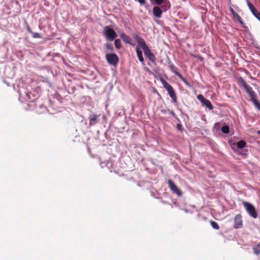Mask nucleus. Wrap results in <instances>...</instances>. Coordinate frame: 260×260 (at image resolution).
<instances>
[{"instance_id":"f8f14e48","label":"nucleus","mask_w":260,"mask_h":260,"mask_svg":"<svg viewBox=\"0 0 260 260\" xmlns=\"http://www.w3.org/2000/svg\"><path fill=\"white\" fill-rule=\"evenodd\" d=\"M99 116L96 114H91L89 116V125H91L96 123V120Z\"/></svg>"},{"instance_id":"473e14b6","label":"nucleus","mask_w":260,"mask_h":260,"mask_svg":"<svg viewBox=\"0 0 260 260\" xmlns=\"http://www.w3.org/2000/svg\"><path fill=\"white\" fill-rule=\"evenodd\" d=\"M137 1L141 5H144L146 4L145 0H137Z\"/></svg>"},{"instance_id":"a878e982","label":"nucleus","mask_w":260,"mask_h":260,"mask_svg":"<svg viewBox=\"0 0 260 260\" xmlns=\"http://www.w3.org/2000/svg\"><path fill=\"white\" fill-rule=\"evenodd\" d=\"M239 81L244 87V88H245L248 85L242 77L239 78Z\"/></svg>"},{"instance_id":"b1692460","label":"nucleus","mask_w":260,"mask_h":260,"mask_svg":"<svg viewBox=\"0 0 260 260\" xmlns=\"http://www.w3.org/2000/svg\"><path fill=\"white\" fill-rule=\"evenodd\" d=\"M252 14L258 19L260 21V11H258L256 9L252 13Z\"/></svg>"},{"instance_id":"412c9836","label":"nucleus","mask_w":260,"mask_h":260,"mask_svg":"<svg viewBox=\"0 0 260 260\" xmlns=\"http://www.w3.org/2000/svg\"><path fill=\"white\" fill-rule=\"evenodd\" d=\"M114 45L116 48L120 49L121 47L120 40L119 39H116L114 42Z\"/></svg>"},{"instance_id":"5701e85b","label":"nucleus","mask_w":260,"mask_h":260,"mask_svg":"<svg viewBox=\"0 0 260 260\" xmlns=\"http://www.w3.org/2000/svg\"><path fill=\"white\" fill-rule=\"evenodd\" d=\"M229 127L228 125H225L223 126L221 128V131L223 134H229Z\"/></svg>"},{"instance_id":"2eb2a0df","label":"nucleus","mask_w":260,"mask_h":260,"mask_svg":"<svg viewBox=\"0 0 260 260\" xmlns=\"http://www.w3.org/2000/svg\"><path fill=\"white\" fill-rule=\"evenodd\" d=\"M175 75L178 76L180 80L183 81L186 85H189V83L187 80L183 77V76L180 74L178 72H175Z\"/></svg>"},{"instance_id":"4c0bfd02","label":"nucleus","mask_w":260,"mask_h":260,"mask_svg":"<svg viewBox=\"0 0 260 260\" xmlns=\"http://www.w3.org/2000/svg\"><path fill=\"white\" fill-rule=\"evenodd\" d=\"M181 126L179 124L177 125V127L179 129Z\"/></svg>"},{"instance_id":"f257e3e1","label":"nucleus","mask_w":260,"mask_h":260,"mask_svg":"<svg viewBox=\"0 0 260 260\" xmlns=\"http://www.w3.org/2000/svg\"><path fill=\"white\" fill-rule=\"evenodd\" d=\"M134 38L136 40L139 45L141 46L142 49L143 50L145 56H147L148 55V54H150L151 53H152L150 49L146 45L144 40L142 38L137 35H136L134 36Z\"/></svg>"},{"instance_id":"dca6fc26","label":"nucleus","mask_w":260,"mask_h":260,"mask_svg":"<svg viewBox=\"0 0 260 260\" xmlns=\"http://www.w3.org/2000/svg\"><path fill=\"white\" fill-rule=\"evenodd\" d=\"M233 18L236 19L241 24L243 25L244 24L242 19L236 12L233 15Z\"/></svg>"},{"instance_id":"ddd939ff","label":"nucleus","mask_w":260,"mask_h":260,"mask_svg":"<svg viewBox=\"0 0 260 260\" xmlns=\"http://www.w3.org/2000/svg\"><path fill=\"white\" fill-rule=\"evenodd\" d=\"M136 52L140 61L142 63H144V58L143 57L142 52L140 50V48L138 47L136 48Z\"/></svg>"},{"instance_id":"a211bd4d","label":"nucleus","mask_w":260,"mask_h":260,"mask_svg":"<svg viewBox=\"0 0 260 260\" xmlns=\"http://www.w3.org/2000/svg\"><path fill=\"white\" fill-rule=\"evenodd\" d=\"M255 107L259 111H260V102L256 99V98L253 99V100L251 101Z\"/></svg>"},{"instance_id":"aec40b11","label":"nucleus","mask_w":260,"mask_h":260,"mask_svg":"<svg viewBox=\"0 0 260 260\" xmlns=\"http://www.w3.org/2000/svg\"><path fill=\"white\" fill-rule=\"evenodd\" d=\"M210 222L211 225L214 229H215V230L219 229V226L218 224L215 221L211 220Z\"/></svg>"},{"instance_id":"1a4fd4ad","label":"nucleus","mask_w":260,"mask_h":260,"mask_svg":"<svg viewBox=\"0 0 260 260\" xmlns=\"http://www.w3.org/2000/svg\"><path fill=\"white\" fill-rule=\"evenodd\" d=\"M243 221L242 219V216L241 214L237 215L234 219V227L235 229H239L242 228Z\"/></svg>"},{"instance_id":"4468645a","label":"nucleus","mask_w":260,"mask_h":260,"mask_svg":"<svg viewBox=\"0 0 260 260\" xmlns=\"http://www.w3.org/2000/svg\"><path fill=\"white\" fill-rule=\"evenodd\" d=\"M202 104L204 106L207 107L209 110L213 109V106L212 105L211 102L207 99H206L204 101H203Z\"/></svg>"},{"instance_id":"f704fd0d","label":"nucleus","mask_w":260,"mask_h":260,"mask_svg":"<svg viewBox=\"0 0 260 260\" xmlns=\"http://www.w3.org/2000/svg\"><path fill=\"white\" fill-rule=\"evenodd\" d=\"M230 10L232 13V15H233L236 12L232 7L230 8Z\"/></svg>"},{"instance_id":"423d86ee","label":"nucleus","mask_w":260,"mask_h":260,"mask_svg":"<svg viewBox=\"0 0 260 260\" xmlns=\"http://www.w3.org/2000/svg\"><path fill=\"white\" fill-rule=\"evenodd\" d=\"M152 4L161 5V8L164 11H166L171 7V4L169 0H150Z\"/></svg>"},{"instance_id":"72a5a7b5","label":"nucleus","mask_w":260,"mask_h":260,"mask_svg":"<svg viewBox=\"0 0 260 260\" xmlns=\"http://www.w3.org/2000/svg\"><path fill=\"white\" fill-rule=\"evenodd\" d=\"M27 31H28L29 33H30V34H32V33L33 32L32 31V30H31V28H30L28 26H27Z\"/></svg>"},{"instance_id":"393cba45","label":"nucleus","mask_w":260,"mask_h":260,"mask_svg":"<svg viewBox=\"0 0 260 260\" xmlns=\"http://www.w3.org/2000/svg\"><path fill=\"white\" fill-rule=\"evenodd\" d=\"M247 5L251 13H252L253 11L254 12V10L256 9V8L251 3L248 2Z\"/></svg>"},{"instance_id":"39448f33","label":"nucleus","mask_w":260,"mask_h":260,"mask_svg":"<svg viewBox=\"0 0 260 260\" xmlns=\"http://www.w3.org/2000/svg\"><path fill=\"white\" fill-rule=\"evenodd\" d=\"M243 204L250 216L254 218H256L257 214L254 207L251 204L246 202H244Z\"/></svg>"},{"instance_id":"7c9ffc66","label":"nucleus","mask_w":260,"mask_h":260,"mask_svg":"<svg viewBox=\"0 0 260 260\" xmlns=\"http://www.w3.org/2000/svg\"><path fill=\"white\" fill-rule=\"evenodd\" d=\"M245 89L248 94L253 91L252 88L249 85H248Z\"/></svg>"},{"instance_id":"7ed1b4c3","label":"nucleus","mask_w":260,"mask_h":260,"mask_svg":"<svg viewBox=\"0 0 260 260\" xmlns=\"http://www.w3.org/2000/svg\"><path fill=\"white\" fill-rule=\"evenodd\" d=\"M103 34L107 40L111 41L115 39L117 37L115 31L109 26H106L104 27Z\"/></svg>"},{"instance_id":"9b49d317","label":"nucleus","mask_w":260,"mask_h":260,"mask_svg":"<svg viewBox=\"0 0 260 260\" xmlns=\"http://www.w3.org/2000/svg\"><path fill=\"white\" fill-rule=\"evenodd\" d=\"M120 38L123 40V41L125 43L130 45L132 44L131 43L132 39L129 36H127L124 33H122L121 34H120Z\"/></svg>"},{"instance_id":"c85d7f7f","label":"nucleus","mask_w":260,"mask_h":260,"mask_svg":"<svg viewBox=\"0 0 260 260\" xmlns=\"http://www.w3.org/2000/svg\"><path fill=\"white\" fill-rule=\"evenodd\" d=\"M32 37L34 38H41V36L38 32H32Z\"/></svg>"},{"instance_id":"f03ea898","label":"nucleus","mask_w":260,"mask_h":260,"mask_svg":"<svg viewBox=\"0 0 260 260\" xmlns=\"http://www.w3.org/2000/svg\"><path fill=\"white\" fill-rule=\"evenodd\" d=\"M134 38L136 40L139 45L141 46L142 49L143 50L145 56H147L148 55V54H150L151 53H152L150 49L146 45L144 40L142 38L137 35H136L134 36Z\"/></svg>"},{"instance_id":"0eeeda50","label":"nucleus","mask_w":260,"mask_h":260,"mask_svg":"<svg viewBox=\"0 0 260 260\" xmlns=\"http://www.w3.org/2000/svg\"><path fill=\"white\" fill-rule=\"evenodd\" d=\"M106 58L108 63L113 66H116L118 62L119 58L115 53H108L106 55Z\"/></svg>"},{"instance_id":"f3484780","label":"nucleus","mask_w":260,"mask_h":260,"mask_svg":"<svg viewBox=\"0 0 260 260\" xmlns=\"http://www.w3.org/2000/svg\"><path fill=\"white\" fill-rule=\"evenodd\" d=\"M246 143L244 140H240L237 143V146L239 149H242L245 147Z\"/></svg>"},{"instance_id":"2f4dec72","label":"nucleus","mask_w":260,"mask_h":260,"mask_svg":"<svg viewBox=\"0 0 260 260\" xmlns=\"http://www.w3.org/2000/svg\"><path fill=\"white\" fill-rule=\"evenodd\" d=\"M170 68H171V69L172 71L173 72H174L175 74V72H177V69L176 68V67H175V66H171L170 67Z\"/></svg>"},{"instance_id":"e433bc0d","label":"nucleus","mask_w":260,"mask_h":260,"mask_svg":"<svg viewBox=\"0 0 260 260\" xmlns=\"http://www.w3.org/2000/svg\"><path fill=\"white\" fill-rule=\"evenodd\" d=\"M257 133L259 135H260V130H259V131H257Z\"/></svg>"},{"instance_id":"c9c22d12","label":"nucleus","mask_w":260,"mask_h":260,"mask_svg":"<svg viewBox=\"0 0 260 260\" xmlns=\"http://www.w3.org/2000/svg\"><path fill=\"white\" fill-rule=\"evenodd\" d=\"M31 93H30V92H29V93H27V97H28V99H29V100H31V97H30V95H31Z\"/></svg>"},{"instance_id":"6ab92c4d","label":"nucleus","mask_w":260,"mask_h":260,"mask_svg":"<svg viewBox=\"0 0 260 260\" xmlns=\"http://www.w3.org/2000/svg\"><path fill=\"white\" fill-rule=\"evenodd\" d=\"M253 252L256 254H259L260 253V243H258L257 245L255 246L253 248Z\"/></svg>"},{"instance_id":"4be33fe9","label":"nucleus","mask_w":260,"mask_h":260,"mask_svg":"<svg viewBox=\"0 0 260 260\" xmlns=\"http://www.w3.org/2000/svg\"><path fill=\"white\" fill-rule=\"evenodd\" d=\"M147 57L149 58L150 60H151L152 62H155L156 61L155 56L153 53H151L150 54L147 56Z\"/></svg>"},{"instance_id":"cd10ccee","label":"nucleus","mask_w":260,"mask_h":260,"mask_svg":"<svg viewBox=\"0 0 260 260\" xmlns=\"http://www.w3.org/2000/svg\"><path fill=\"white\" fill-rule=\"evenodd\" d=\"M105 47L108 50H109L110 51H112L113 50V47L112 44L107 43L105 44Z\"/></svg>"},{"instance_id":"6e6552de","label":"nucleus","mask_w":260,"mask_h":260,"mask_svg":"<svg viewBox=\"0 0 260 260\" xmlns=\"http://www.w3.org/2000/svg\"><path fill=\"white\" fill-rule=\"evenodd\" d=\"M168 185L169 188L174 193L176 194L179 197H181L182 195V191L171 179L168 180Z\"/></svg>"},{"instance_id":"58836bf2","label":"nucleus","mask_w":260,"mask_h":260,"mask_svg":"<svg viewBox=\"0 0 260 260\" xmlns=\"http://www.w3.org/2000/svg\"><path fill=\"white\" fill-rule=\"evenodd\" d=\"M258 1H259V3H260V0H258Z\"/></svg>"},{"instance_id":"9d476101","label":"nucleus","mask_w":260,"mask_h":260,"mask_svg":"<svg viewBox=\"0 0 260 260\" xmlns=\"http://www.w3.org/2000/svg\"><path fill=\"white\" fill-rule=\"evenodd\" d=\"M162 10L158 6H155L153 8V14L155 17L160 18L162 15Z\"/></svg>"},{"instance_id":"c756f323","label":"nucleus","mask_w":260,"mask_h":260,"mask_svg":"<svg viewBox=\"0 0 260 260\" xmlns=\"http://www.w3.org/2000/svg\"><path fill=\"white\" fill-rule=\"evenodd\" d=\"M197 98L202 103L203 102V101L206 99V98H205L202 94L198 95Z\"/></svg>"},{"instance_id":"20e7f679","label":"nucleus","mask_w":260,"mask_h":260,"mask_svg":"<svg viewBox=\"0 0 260 260\" xmlns=\"http://www.w3.org/2000/svg\"><path fill=\"white\" fill-rule=\"evenodd\" d=\"M162 83L164 85V87L168 91V93H169L170 96L172 98L173 101L174 103H177V96L176 95L174 89L173 88L172 86L171 85H170L165 80H163L162 81Z\"/></svg>"},{"instance_id":"bb28decb","label":"nucleus","mask_w":260,"mask_h":260,"mask_svg":"<svg viewBox=\"0 0 260 260\" xmlns=\"http://www.w3.org/2000/svg\"><path fill=\"white\" fill-rule=\"evenodd\" d=\"M249 96L250 97L251 101L253 100V99H254L256 98V94L255 92L253 90L251 92L248 93Z\"/></svg>"}]
</instances>
